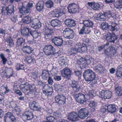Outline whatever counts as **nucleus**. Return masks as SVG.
<instances>
[{
  "label": "nucleus",
  "mask_w": 122,
  "mask_h": 122,
  "mask_svg": "<svg viewBox=\"0 0 122 122\" xmlns=\"http://www.w3.org/2000/svg\"><path fill=\"white\" fill-rule=\"evenodd\" d=\"M60 23V20L57 19L52 20L51 23V25L54 27L57 26H60L61 25Z\"/></svg>",
  "instance_id": "34"
},
{
  "label": "nucleus",
  "mask_w": 122,
  "mask_h": 122,
  "mask_svg": "<svg viewBox=\"0 0 122 122\" xmlns=\"http://www.w3.org/2000/svg\"><path fill=\"white\" fill-rule=\"evenodd\" d=\"M83 76L85 80L87 81H92L95 79L96 77L95 73L90 69L85 71Z\"/></svg>",
  "instance_id": "3"
},
{
  "label": "nucleus",
  "mask_w": 122,
  "mask_h": 122,
  "mask_svg": "<svg viewBox=\"0 0 122 122\" xmlns=\"http://www.w3.org/2000/svg\"><path fill=\"white\" fill-rule=\"evenodd\" d=\"M61 73L62 77L69 80L70 79L72 71L70 69L66 67L61 71Z\"/></svg>",
  "instance_id": "12"
},
{
  "label": "nucleus",
  "mask_w": 122,
  "mask_h": 122,
  "mask_svg": "<svg viewBox=\"0 0 122 122\" xmlns=\"http://www.w3.org/2000/svg\"><path fill=\"white\" fill-rule=\"evenodd\" d=\"M93 25V22L89 19H85L82 20V23H80L79 27L81 28L79 31L80 35L83 34H90L91 30L90 28H92Z\"/></svg>",
  "instance_id": "1"
},
{
  "label": "nucleus",
  "mask_w": 122,
  "mask_h": 122,
  "mask_svg": "<svg viewBox=\"0 0 122 122\" xmlns=\"http://www.w3.org/2000/svg\"><path fill=\"white\" fill-rule=\"evenodd\" d=\"M31 31L29 28L24 27L21 29V34L24 36H29L31 33Z\"/></svg>",
  "instance_id": "26"
},
{
  "label": "nucleus",
  "mask_w": 122,
  "mask_h": 122,
  "mask_svg": "<svg viewBox=\"0 0 122 122\" xmlns=\"http://www.w3.org/2000/svg\"><path fill=\"white\" fill-rule=\"evenodd\" d=\"M34 117L33 112L30 110L25 111L22 115L21 118L23 121L31 120Z\"/></svg>",
  "instance_id": "10"
},
{
  "label": "nucleus",
  "mask_w": 122,
  "mask_h": 122,
  "mask_svg": "<svg viewBox=\"0 0 122 122\" xmlns=\"http://www.w3.org/2000/svg\"><path fill=\"white\" fill-rule=\"evenodd\" d=\"M10 119L11 120V122H16V118L13 116L12 114L10 112H8L5 114L4 117V120L5 122H8V119Z\"/></svg>",
  "instance_id": "20"
},
{
  "label": "nucleus",
  "mask_w": 122,
  "mask_h": 122,
  "mask_svg": "<svg viewBox=\"0 0 122 122\" xmlns=\"http://www.w3.org/2000/svg\"><path fill=\"white\" fill-rule=\"evenodd\" d=\"M74 72L76 76L79 77H81V76L82 72L81 71H74Z\"/></svg>",
  "instance_id": "56"
},
{
  "label": "nucleus",
  "mask_w": 122,
  "mask_h": 122,
  "mask_svg": "<svg viewBox=\"0 0 122 122\" xmlns=\"http://www.w3.org/2000/svg\"><path fill=\"white\" fill-rule=\"evenodd\" d=\"M66 98L64 94H58L55 97V100L59 105H64L66 102Z\"/></svg>",
  "instance_id": "9"
},
{
  "label": "nucleus",
  "mask_w": 122,
  "mask_h": 122,
  "mask_svg": "<svg viewBox=\"0 0 122 122\" xmlns=\"http://www.w3.org/2000/svg\"><path fill=\"white\" fill-rule=\"evenodd\" d=\"M37 83L38 85H39L41 86H43L44 85H45V83L44 82H42L40 80L38 81Z\"/></svg>",
  "instance_id": "64"
},
{
  "label": "nucleus",
  "mask_w": 122,
  "mask_h": 122,
  "mask_svg": "<svg viewBox=\"0 0 122 122\" xmlns=\"http://www.w3.org/2000/svg\"><path fill=\"white\" fill-rule=\"evenodd\" d=\"M67 8L68 11L71 14H75L78 13L79 11V6L74 3L69 4Z\"/></svg>",
  "instance_id": "6"
},
{
  "label": "nucleus",
  "mask_w": 122,
  "mask_h": 122,
  "mask_svg": "<svg viewBox=\"0 0 122 122\" xmlns=\"http://www.w3.org/2000/svg\"><path fill=\"white\" fill-rule=\"evenodd\" d=\"M116 51L115 48L111 46L109 48L105 49L104 53L110 58L113 57L116 53Z\"/></svg>",
  "instance_id": "15"
},
{
  "label": "nucleus",
  "mask_w": 122,
  "mask_h": 122,
  "mask_svg": "<svg viewBox=\"0 0 122 122\" xmlns=\"http://www.w3.org/2000/svg\"><path fill=\"white\" fill-rule=\"evenodd\" d=\"M88 115V110L85 108H81L78 111V115L79 117L81 119H84L87 117Z\"/></svg>",
  "instance_id": "17"
},
{
  "label": "nucleus",
  "mask_w": 122,
  "mask_h": 122,
  "mask_svg": "<svg viewBox=\"0 0 122 122\" xmlns=\"http://www.w3.org/2000/svg\"><path fill=\"white\" fill-rule=\"evenodd\" d=\"M96 69L99 71H102V66L100 64H98L96 67Z\"/></svg>",
  "instance_id": "59"
},
{
  "label": "nucleus",
  "mask_w": 122,
  "mask_h": 122,
  "mask_svg": "<svg viewBox=\"0 0 122 122\" xmlns=\"http://www.w3.org/2000/svg\"><path fill=\"white\" fill-rule=\"evenodd\" d=\"M71 82V83L70 84L71 88L76 92L79 91L81 87L78 82L74 80L72 81Z\"/></svg>",
  "instance_id": "22"
},
{
  "label": "nucleus",
  "mask_w": 122,
  "mask_h": 122,
  "mask_svg": "<svg viewBox=\"0 0 122 122\" xmlns=\"http://www.w3.org/2000/svg\"><path fill=\"white\" fill-rule=\"evenodd\" d=\"M116 74L118 78L122 76V67H120L118 69L116 72Z\"/></svg>",
  "instance_id": "41"
},
{
  "label": "nucleus",
  "mask_w": 122,
  "mask_h": 122,
  "mask_svg": "<svg viewBox=\"0 0 122 122\" xmlns=\"http://www.w3.org/2000/svg\"><path fill=\"white\" fill-rule=\"evenodd\" d=\"M21 49L25 53L28 54L31 53L33 51L32 47L28 46H24Z\"/></svg>",
  "instance_id": "29"
},
{
  "label": "nucleus",
  "mask_w": 122,
  "mask_h": 122,
  "mask_svg": "<svg viewBox=\"0 0 122 122\" xmlns=\"http://www.w3.org/2000/svg\"><path fill=\"white\" fill-rule=\"evenodd\" d=\"M50 75V74L46 70H43L42 71L41 76L43 79L44 80H47Z\"/></svg>",
  "instance_id": "32"
},
{
  "label": "nucleus",
  "mask_w": 122,
  "mask_h": 122,
  "mask_svg": "<svg viewBox=\"0 0 122 122\" xmlns=\"http://www.w3.org/2000/svg\"><path fill=\"white\" fill-rule=\"evenodd\" d=\"M53 78L55 81H60L62 79L61 76L58 75L55 76Z\"/></svg>",
  "instance_id": "54"
},
{
  "label": "nucleus",
  "mask_w": 122,
  "mask_h": 122,
  "mask_svg": "<svg viewBox=\"0 0 122 122\" xmlns=\"http://www.w3.org/2000/svg\"><path fill=\"white\" fill-rule=\"evenodd\" d=\"M53 115L54 117L56 118H60L61 117V114L60 113H59L57 112H54Z\"/></svg>",
  "instance_id": "55"
},
{
  "label": "nucleus",
  "mask_w": 122,
  "mask_h": 122,
  "mask_svg": "<svg viewBox=\"0 0 122 122\" xmlns=\"http://www.w3.org/2000/svg\"><path fill=\"white\" fill-rule=\"evenodd\" d=\"M45 4L46 6L48 8H51L53 5V2L52 1L50 0L46 1Z\"/></svg>",
  "instance_id": "43"
},
{
  "label": "nucleus",
  "mask_w": 122,
  "mask_h": 122,
  "mask_svg": "<svg viewBox=\"0 0 122 122\" xmlns=\"http://www.w3.org/2000/svg\"><path fill=\"white\" fill-rule=\"evenodd\" d=\"M14 92L19 96H21L23 95L22 92L19 90H15V91Z\"/></svg>",
  "instance_id": "57"
},
{
  "label": "nucleus",
  "mask_w": 122,
  "mask_h": 122,
  "mask_svg": "<svg viewBox=\"0 0 122 122\" xmlns=\"http://www.w3.org/2000/svg\"><path fill=\"white\" fill-rule=\"evenodd\" d=\"M41 26L39 20L37 18L33 19L32 20L31 27L35 29L40 28Z\"/></svg>",
  "instance_id": "24"
},
{
  "label": "nucleus",
  "mask_w": 122,
  "mask_h": 122,
  "mask_svg": "<svg viewBox=\"0 0 122 122\" xmlns=\"http://www.w3.org/2000/svg\"><path fill=\"white\" fill-rule=\"evenodd\" d=\"M30 85L27 83L20 84L19 88L25 95H28L31 98H33L35 95V92L30 90Z\"/></svg>",
  "instance_id": "2"
},
{
  "label": "nucleus",
  "mask_w": 122,
  "mask_h": 122,
  "mask_svg": "<svg viewBox=\"0 0 122 122\" xmlns=\"http://www.w3.org/2000/svg\"><path fill=\"white\" fill-rule=\"evenodd\" d=\"M15 67L16 69L18 71L21 70H24V65L23 64L20 63L17 64Z\"/></svg>",
  "instance_id": "46"
},
{
  "label": "nucleus",
  "mask_w": 122,
  "mask_h": 122,
  "mask_svg": "<svg viewBox=\"0 0 122 122\" xmlns=\"http://www.w3.org/2000/svg\"><path fill=\"white\" fill-rule=\"evenodd\" d=\"M43 93L47 97L51 96L53 92H46V91H43Z\"/></svg>",
  "instance_id": "52"
},
{
  "label": "nucleus",
  "mask_w": 122,
  "mask_h": 122,
  "mask_svg": "<svg viewBox=\"0 0 122 122\" xmlns=\"http://www.w3.org/2000/svg\"><path fill=\"white\" fill-rule=\"evenodd\" d=\"M63 33L64 37L69 39H72L74 36V33L73 30L69 28L65 29Z\"/></svg>",
  "instance_id": "7"
},
{
  "label": "nucleus",
  "mask_w": 122,
  "mask_h": 122,
  "mask_svg": "<svg viewBox=\"0 0 122 122\" xmlns=\"http://www.w3.org/2000/svg\"><path fill=\"white\" fill-rule=\"evenodd\" d=\"M16 47L21 49L25 44V40L22 37L18 38L16 42Z\"/></svg>",
  "instance_id": "23"
},
{
  "label": "nucleus",
  "mask_w": 122,
  "mask_h": 122,
  "mask_svg": "<svg viewBox=\"0 0 122 122\" xmlns=\"http://www.w3.org/2000/svg\"><path fill=\"white\" fill-rule=\"evenodd\" d=\"M66 25L68 27H73L76 25L75 21L72 19H66L65 21Z\"/></svg>",
  "instance_id": "28"
},
{
  "label": "nucleus",
  "mask_w": 122,
  "mask_h": 122,
  "mask_svg": "<svg viewBox=\"0 0 122 122\" xmlns=\"http://www.w3.org/2000/svg\"><path fill=\"white\" fill-rule=\"evenodd\" d=\"M81 46V44L80 42L77 43L75 46L74 48L77 53L80 51Z\"/></svg>",
  "instance_id": "38"
},
{
  "label": "nucleus",
  "mask_w": 122,
  "mask_h": 122,
  "mask_svg": "<svg viewBox=\"0 0 122 122\" xmlns=\"http://www.w3.org/2000/svg\"><path fill=\"white\" fill-rule=\"evenodd\" d=\"M8 45L10 47L14 45V43L12 40H9V41Z\"/></svg>",
  "instance_id": "63"
},
{
  "label": "nucleus",
  "mask_w": 122,
  "mask_h": 122,
  "mask_svg": "<svg viewBox=\"0 0 122 122\" xmlns=\"http://www.w3.org/2000/svg\"><path fill=\"white\" fill-rule=\"evenodd\" d=\"M87 47L86 45L85 44H82L81 45L80 51H81L82 52H84L87 51Z\"/></svg>",
  "instance_id": "48"
},
{
  "label": "nucleus",
  "mask_w": 122,
  "mask_h": 122,
  "mask_svg": "<svg viewBox=\"0 0 122 122\" xmlns=\"http://www.w3.org/2000/svg\"><path fill=\"white\" fill-rule=\"evenodd\" d=\"M116 94L118 96H121L122 95V89L121 87L118 86L115 89Z\"/></svg>",
  "instance_id": "40"
},
{
  "label": "nucleus",
  "mask_w": 122,
  "mask_h": 122,
  "mask_svg": "<svg viewBox=\"0 0 122 122\" xmlns=\"http://www.w3.org/2000/svg\"><path fill=\"white\" fill-rule=\"evenodd\" d=\"M51 41L56 46H60L63 43V40L61 36H53L51 38Z\"/></svg>",
  "instance_id": "14"
},
{
  "label": "nucleus",
  "mask_w": 122,
  "mask_h": 122,
  "mask_svg": "<svg viewBox=\"0 0 122 122\" xmlns=\"http://www.w3.org/2000/svg\"><path fill=\"white\" fill-rule=\"evenodd\" d=\"M44 5L45 3L44 1H39L37 3L36 8L38 11H41L44 9Z\"/></svg>",
  "instance_id": "30"
},
{
  "label": "nucleus",
  "mask_w": 122,
  "mask_h": 122,
  "mask_svg": "<svg viewBox=\"0 0 122 122\" xmlns=\"http://www.w3.org/2000/svg\"><path fill=\"white\" fill-rule=\"evenodd\" d=\"M68 117L69 119L74 122L78 120L79 118L78 114L76 112H74L69 113Z\"/></svg>",
  "instance_id": "21"
},
{
  "label": "nucleus",
  "mask_w": 122,
  "mask_h": 122,
  "mask_svg": "<svg viewBox=\"0 0 122 122\" xmlns=\"http://www.w3.org/2000/svg\"><path fill=\"white\" fill-rule=\"evenodd\" d=\"M24 58L25 61L28 64H32L36 62L35 60L30 56L25 57Z\"/></svg>",
  "instance_id": "33"
},
{
  "label": "nucleus",
  "mask_w": 122,
  "mask_h": 122,
  "mask_svg": "<svg viewBox=\"0 0 122 122\" xmlns=\"http://www.w3.org/2000/svg\"><path fill=\"white\" fill-rule=\"evenodd\" d=\"M114 5L115 7L117 9H120L122 7V3L119 1L115 2Z\"/></svg>",
  "instance_id": "42"
},
{
  "label": "nucleus",
  "mask_w": 122,
  "mask_h": 122,
  "mask_svg": "<svg viewBox=\"0 0 122 122\" xmlns=\"http://www.w3.org/2000/svg\"><path fill=\"white\" fill-rule=\"evenodd\" d=\"M38 72H35L31 73V76L34 79L37 78L38 76Z\"/></svg>",
  "instance_id": "51"
},
{
  "label": "nucleus",
  "mask_w": 122,
  "mask_h": 122,
  "mask_svg": "<svg viewBox=\"0 0 122 122\" xmlns=\"http://www.w3.org/2000/svg\"><path fill=\"white\" fill-rule=\"evenodd\" d=\"M112 94L111 91L107 90H102L100 92L101 97L105 99H110L112 96Z\"/></svg>",
  "instance_id": "18"
},
{
  "label": "nucleus",
  "mask_w": 122,
  "mask_h": 122,
  "mask_svg": "<svg viewBox=\"0 0 122 122\" xmlns=\"http://www.w3.org/2000/svg\"><path fill=\"white\" fill-rule=\"evenodd\" d=\"M107 110L108 112L113 113L116 111V109L114 105H109L107 106Z\"/></svg>",
  "instance_id": "31"
},
{
  "label": "nucleus",
  "mask_w": 122,
  "mask_h": 122,
  "mask_svg": "<svg viewBox=\"0 0 122 122\" xmlns=\"http://www.w3.org/2000/svg\"><path fill=\"white\" fill-rule=\"evenodd\" d=\"M105 15L109 17H111L112 15L111 12L110 11H108L105 13Z\"/></svg>",
  "instance_id": "61"
},
{
  "label": "nucleus",
  "mask_w": 122,
  "mask_h": 122,
  "mask_svg": "<svg viewBox=\"0 0 122 122\" xmlns=\"http://www.w3.org/2000/svg\"><path fill=\"white\" fill-rule=\"evenodd\" d=\"M77 53L73 47L69 49L68 50L67 52V53L70 56L72 55L73 56H75Z\"/></svg>",
  "instance_id": "37"
},
{
  "label": "nucleus",
  "mask_w": 122,
  "mask_h": 122,
  "mask_svg": "<svg viewBox=\"0 0 122 122\" xmlns=\"http://www.w3.org/2000/svg\"><path fill=\"white\" fill-rule=\"evenodd\" d=\"M0 57L2 59L3 64L5 65L7 61V59L5 57L4 54L3 53H1L0 54Z\"/></svg>",
  "instance_id": "44"
},
{
  "label": "nucleus",
  "mask_w": 122,
  "mask_h": 122,
  "mask_svg": "<svg viewBox=\"0 0 122 122\" xmlns=\"http://www.w3.org/2000/svg\"><path fill=\"white\" fill-rule=\"evenodd\" d=\"M95 103L94 101H91L89 105L90 107H91V108H92L95 107Z\"/></svg>",
  "instance_id": "62"
},
{
  "label": "nucleus",
  "mask_w": 122,
  "mask_h": 122,
  "mask_svg": "<svg viewBox=\"0 0 122 122\" xmlns=\"http://www.w3.org/2000/svg\"><path fill=\"white\" fill-rule=\"evenodd\" d=\"M48 83L50 85H52L53 82V81L52 78L50 76L48 78Z\"/></svg>",
  "instance_id": "60"
},
{
  "label": "nucleus",
  "mask_w": 122,
  "mask_h": 122,
  "mask_svg": "<svg viewBox=\"0 0 122 122\" xmlns=\"http://www.w3.org/2000/svg\"><path fill=\"white\" fill-rule=\"evenodd\" d=\"M30 35L34 38H36L39 37L41 36V33L38 32L37 31H31Z\"/></svg>",
  "instance_id": "36"
},
{
  "label": "nucleus",
  "mask_w": 122,
  "mask_h": 122,
  "mask_svg": "<svg viewBox=\"0 0 122 122\" xmlns=\"http://www.w3.org/2000/svg\"><path fill=\"white\" fill-rule=\"evenodd\" d=\"M45 89L44 91H46V92H53V89L52 87H50L48 84H45L43 87Z\"/></svg>",
  "instance_id": "39"
},
{
  "label": "nucleus",
  "mask_w": 122,
  "mask_h": 122,
  "mask_svg": "<svg viewBox=\"0 0 122 122\" xmlns=\"http://www.w3.org/2000/svg\"><path fill=\"white\" fill-rule=\"evenodd\" d=\"M105 40L108 42H114L117 39V36L114 33H110L109 32L106 33L105 36Z\"/></svg>",
  "instance_id": "13"
},
{
  "label": "nucleus",
  "mask_w": 122,
  "mask_h": 122,
  "mask_svg": "<svg viewBox=\"0 0 122 122\" xmlns=\"http://www.w3.org/2000/svg\"><path fill=\"white\" fill-rule=\"evenodd\" d=\"M97 17L98 19L101 21H104L106 18L105 15L102 14V13L98 14L97 15Z\"/></svg>",
  "instance_id": "47"
},
{
  "label": "nucleus",
  "mask_w": 122,
  "mask_h": 122,
  "mask_svg": "<svg viewBox=\"0 0 122 122\" xmlns=\"http://www.w3.org/2000/svg\"><path fill=\"white\" fill-rule=\"evenodd\" d=\"M101 27L103 30H106L109 28L107 23L105 22H102L101 24Z\"/></svg>",
  "instance_id": "49"
},
{
  "label": "nucleus",
  "mask_w": 122,
  "mask_h": 122,
  "mask_svg": "<svg viewBox=\"0 0 122 122\" xmlns=\"http://www.w3.org/2000/svg\"><path fill=\"white\" fill-rule=\"evenodd\" d=\"M31 20V17L29 15L24 16L22 19V20L24 23L28 24L30 23Z\"/></svg>",
  "instance_id": "35"
},
{
  "label": "nucleus",
  "mask_w": 122,
  "mask_h": 122,
  "mask_svg": "<svg viewBox=\"0 0 122 122\" xmlns=\"http://www.w3.org/2000/svg\"><path fill=\"white\" fill-rule=\"evenodd\" d=\"M44 31L45 38L46 39L50 40L53 37L52 35L53 33V29L49 26H46L44 29Z\"/></svg>",
  "instance_id": "8"
},
{
  "label": "nucleus",
  "mask_w": 122,
  "mask_h": 122,
  "mask_svg": "<svg viewBox=\"0 0 122 122\" xmlns=\"http://www.w3.org/2000/svg\"><path fill=\"white\" fill-rule=\"evenodd\" d=\"M33 4L32 3H28L25 7L23 6L20 9V13L23 15H26L29 13L30 11V8L32 7Z\"/></svg>",
  "instance_id": "11"
},
{
  "label": "nucleus",
  "mask_w": 122,
  "mask_h": 122,
  "mask_svg": "<svg viewBox=\"0 0 122 122\" xmlns=\"http://www.w3.org/2000/svg\"><path fill=\"white\" fill-rule=\"evenodd\" d=\"M10 19L13 22H16L17 18L16 17L13 16H9L7 17Z\"/></svg>",
  "instance_id": "58"
},
{
  "label": "nucleus",
  "mask_w": 122,
  "mask_h": 122,
  "mask_svg": "<svg viewBox=\"0 0 122 122\" xmlns=\"http://www.w3.org/2000/svg\"><path fill=\"white\" fill-rule=\"evenodd\" d=\"M108 28L112 31H117L118 29L116 26H112V25H110L109 26Z\"/></svg>",
  "instance_id": "50"
},
{
  "label": "nucleus",
  "mask_w": 122,
  "mask_h": 122,
  "mask_svg": "<svg viewBox=\"0 0 122 122\" xmlns=\"http://www.w3.org/2000/svg\"><path fill=\"white\" fill-rule=\"evenodd\" d=\"M78 63L79 64L84 65L85 63H86L84 58H80L78 61Z\"/></svg>",
  "instance_id": "53"
},
{
  "label": "nucleus",
  "mask_w": 122,
  "mask_h": 122,
  "mask_svg": "<svg viewBox=\"0 0 122 122\" xmlns=\"http://www.w3.org/2000/svg\"><path fill=\"white\" fill-rule=\"evenodd\" d=\"M14 6L13 5H9L8 7L3 6L1 10L2 14L5 15L6 12L7 17L14 15Z\"/></svg>",
  "instance_id": "5"
},
{
  "label": "nucleus",
  "mask_w": 122,
  "mask_h": 122,
  "mask_svg": "<svg viewBox=\"0 0 122 122\" xmlns=\"http://www.w3.org/2000/svg\"><path fill=\"white\" fill-rule=\"evenodd\" d=\"M29 105L30 108L33 110L35 111H39L40 110L38 103L35 101L30 102Z\"/></svg>",
  "instance_id": "27"
},
{
  "label": "nucleus",
  "mask_w": 122,
  "mask_h": 122,
  "mask_svg": "<svg viewBox=\"0 0 122 122\" xmlns=\"http://www.w3.org/2000/svg\"><path fill=\"white\" fill-rule=\"evenodd\" d=\"M87 4L94 10H99L101 7L100 4L98 2H88Z\"/></svg>",
  "instance_id": "25"
},
{
  "label": "nucleus",
  "mask_w": 122,
  "mask_h": 122,
  "mask_svg": "<svg viewBox=\"0 0 122 122\" xmlns=\"http://www.w3.org/2000/svg\"><path fill=\"white\" fill-rule=\"evenodd\" d=\"M62 9H56L50 12V14L53 17H59L65 14Z\"/></svg>",
  "instance_id": "16"
},
{
  "label": "nucleus",
  "mask_w": 122,
  "mask_h": 122,
  "mask_svg": "<svg viewBox=\"0 0 122 122\" xmlns=\"http://www.w3.org/2000/svg\"><path fill=\"white\" fill-rule=\"evenodd\" d=\"M42 49L45 54L47 56L53 55L55 53V48L51 45L44 44L43 46Z\"/></svg>",
  "instance_id": "4"
},
{
  "label": "nucleus",
  "mask_w": 122,
  "mask_h": 122,
  "mask_svg": "<svg viewBox=\"0 0 122 122\" xmlns=\"http://www.w3.org/2000/svg\"><path fill=\"white\" fill-rule=\"evenodd\" d=\"M76 99L77 102L81 104L84 103L86 101L85 95L82 93L76 95Z\"/></svg>",
  "instance_id": "19"
},
{
  "label": "nucleus",
  "mask_w": 122,
  "mask_h": 122,
  "mask_svg": "<svg viewBox=\"0 0 122 122\" xmlns=\"http://www.w3.org/2000/svg\"><path fill=\"white\" fill-rule=\"evenodd\" d=\"M84 59L86 63L88 65L90 64L91 61V60L92 59L90 56L86 55Z\"/></svg>",
  "instance_id": "45"
}]
</instances>
